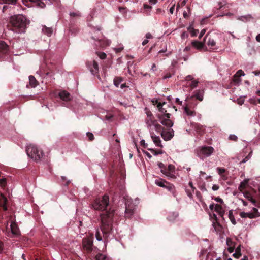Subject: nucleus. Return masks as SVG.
<instances>
[{"mask_svg": "<svg viewBox=\"0 0 260 260\" xmlns=\"http://www.w3.org/2000/svg\"><path fill=\"white\" fill-rule=\"evenodd\" d=\"M155 182L157 185L162 187L164 186V183H166V181L162 179H159L156 180Z\"/></svg>", "mask_w": 260, "mask_h": 260, "instance_id": "nucleus-34", "label": "nucleus"}, {"mask_svg": "<svg viewBox=\"0 0 260 260\" xmlns=\"http://www.w3.org/2000/svg\"><path fill=\"white\" fill-rule=\"evenodd\" d=\"M251 152L249 153V154L246 156L245 157V158H244L242 161H241V162L242 163H244V162H245L246 161H247L248 160H249V158L251 156Z\"/></svg>", "mask_w": 260, "mask_h": 260, "instance_id": "nucleus-53", "label": "nucleus"}, {"mask_svg": "<svg viewBox=\"0 0 260 260\" xmlns=\"http://www.w3.org/2000/svg\"><path fill=\"white\" fill-rule=\"evenodd\" d=\"M9 51L8 45L4 41H0V59L7 54Z\"/></svg>", "mask_w": 260, "mask_h": 260, "instance_id": "nucleus-13", "label": "nucleus"}, {"mask_svg": "<svg viewBox=\"0 0 260 260\" xmlns=\"http://www.w3.org/2000/svg\"><path fill=\"white\" fill-rule=\"evenodd\" d=\"M141 145L144 148H146L147 146V144L145 143V140H142L140 142Z\"/></svg>", "mask_w": 260, "mask_h": 260, "instance_id": "nucleus-58", "label": "nucleus"}, {"mask_svg": "<svg viewBox=\"0 0 260 260\" xmlns=\"http://www.w3.org/2000/svg\"><path fill=\"white\" fill-rule=\"evenodd\" d=\"M42 31L47 36H51L52 34V29L51 28L47 27L46 26L43 27Z\"/></svg>", "mask_w": 260, "mask_h": 260, "instance_id": "nucleus-28", "label": "nucleus"}, {"mask_svg": "<svg viewBox=\"0 0 260 260\" xmlns=\"http://www.w3.org/2000/svg\"><path fill=\"white\" fill-rule=\"evenodd\" d=\"M186 192L189 197H190V198L192 197V192H191L190 190H189V189H186Z\"/></svg>", "mask_w": 260, "mask_h": 260, "instance_id": "nucleus-63", "label": "nucleus"}, {"mask_svg": "<svg viewBox=\"0 0 260 260\" xmlns=\"http://www.w3.org/2000/svg\"><path fill=\"white\" fill-rule=\"evenodd\" d=\"M199 82L197 80H192L190 86L191 89L196 88Z\"/></svg>", "mask_w": 260, "mask_h": 260, "instance_id": "nucleus-39", "label": "nucleus"}, {"mask_svg": "<svg viewBox=\"0 0 260 260\" xmlns=\"http://www.w3.org/2000/svg\"><path fill=\"white\" fill-rule=\"evenodd\" d=\"M206 32V30L205 29H203L201 30V32H200V36L199 37V38L200 39H201V38L204 36V35L205 34Z\"/></svg>", "mask_w": 260, "mask_h": 260, "instance_id": "nucleus-59", "label": "nucleus"}, {"mask_svg": "<svg viewBox=\"0 0 260 260\" xmlns=\"http://www.w3.org/2000/svg\"><path fill=\"white\" fill-rule=\"evenodd\" d=\"M161 137L165 141H168L172 138V135L168 131H162L161 133Z\"/></svg>", "mask_w": 260, "mask_h": 260, "instance_id": "nucleus-20", "label": "nucleus"}, {"mask_svg": "<svg viewBox=\"0 0 260 260\" xmlns=\"http://www.w3.org/2000/svg\"><path fill=\"white\" fill-rule=\"evenodd\" d=\"M151 123L155 126V129L156 131L162 132L165 130L160 124L156 123V121L155 120L152 121Z\"/></svg>", "mask_w": 260, "mask_h": 260, "instance_id": "nucleus-25", "label": "nucleus"}, {"mask_svg": "<svg viewBox=\"0 0 260 260\" xmlns=\"http://www.w3.org/2000/svg\"><path fill=\"white\" fill-rule=\"evenodd\" d=\"M247 183V181L241 182L238 189L240 192L243 193L244 197L251 202L254 206L260 208V189L255 190L253 188H250L249 190L243 191Z\"/></svg>", "mask_w": 260, "mask_h": 260, "instance_id": "nucleus-2", "label": "nucleus"}, {"mask_svg": "<svg viewBox=\"0 0 260 260\" xmlns=\"http://www.w3.org/2000/svg\"><path fill=\"white\" fill-rule=\"evenodd\" d=\"M252 212L251 213L254 216V218L260 216V213L258 212V209L256 208H253Z\"/></svg>", "mask_w": 260, "mask_h": 260, "instance_id": "nucleus-36", "label": "nucleus"}, {"mask_svg": "<svg viewBox=\"0 0 260 260\" xmlns=\"http://www.w3.org/2000/svg\"><path fill=\"white\" fill-rule=\"evenodd\" d=\"M161 114L157 115V118L159 119L160 123L167 127L171 128L173 125V121L170 119L171 114L167 113L166 108L162 107L159 110Z\"/></svg>", "mask_w": 260, "mask_h": 260, "instance_id": "nucleus-5", "label": "nucleus"}, {"mask_svg": "<svg viewBox=\"0 0 260 260\" xmlns=\"http://www.w3.org/2000/svg\"><path fill=\"white\" fill-rule=\"evenodd\" d=\"M93 208L96 210L104 211L101 214V230L105 238H107L113 232V222L115 211L114 209L109 208V196L105 194L102 198H96L92 203Z\"/></svg>", "mask_w": 260, "mask_h": 260, "instance_id": "nucleus-1", "label": "nucleus"}, {"mask_svg": "<svg viewBox=\"0 0 260 260\" xmlns=\"http://www.w3.org/2000/svg\"><path fill=\"white\" fill-rule=\"evenodd\" d=\"M123 79L121 77H116L114 79V84L115 86L118 87L120 84V83L122 81Z\"/></svg>", "mask_w": 260, "mask_h": 260, "instance_id": "nucleus-29", "label": "nucleus"}, {"mask_svg": "<svg viewBox=\"0 0 260 260\" xmlns=\"http://www.w3.org/2000/svg\"><path fill=\"white\" fill-rule=\"evenodd\" d=\"M178 214L177 213L173 212L170 213L167 219L168 220L170 221H173L175 220V219L178 217Z\"/></svg>", "mask_w": 260, "mask_h": 260, "instance_id": "nucleus-27", "label": "nucleus"}, {"mask_svg": "<svg viewBox=\"0 0 260 260\" xmlns=\"http://www.w3.org/2000/svg\"><path fill=\"white\" fill-rule=\"evenodd\" d=\"M95 237L98 241H101L102 239V236L99 231H97L95 233Z\"/></svg>", "mask_w": 260, "mask_h": 260, "instance_id": "nucleus-48", "label": "nucleus"}, {"mask_svg": "<svg viewBox=\"0 0 260 260\" xmlns=\"http://www.w3.org/2000/svg\"><path fill=\"white\" fill-rule=\"evenodd\" d=\"M10 29L16 32H23L26 28L27 23L25 16L18 15L12 16L10 19Z\"/></svg>", "mask_w": 260, "mask_h": 260, "instance_id": "nucleus-3", "label": "nucleus"}, {"mask_svg": "<svg viewBox=\"0 0 260 260\" xmlns=\"http://www.w3.org/2000/svg\"><path fill=\"white\" fill-rule=\"evenodd\" d=\"M58 96L61 100L65 102L70 101L72 99L71 94L65 90L60 91L58 93Z\"/></svg>", "mask_w": 260, "mask_h": 260, "instance_id": "nucleus-16", "label": "nucleus"}, {"mask_svg": "<svg viewBox=\"0 0 260 260\" xmlns=\"http://www.w3.org/2000/svg\"><path fill=\"white\" fill-rule=\"evenodd\" d=\"M6 3L15 4L17 0H3Z\"/></svg>", "mask_w": 260, "mask_h": 260, "instance_id": "nucleus-55", "label": "nucleus"}, {"mask_svg": "<svg viewBox=\"0 0 260 260\" xmlns=\"http://www.w3.org/2000/svg\"><path fill=\"white\" fill-rule=\"evenodd\" d=\"M10 226L12 233L13 235L16 236L20 235V231L19 228L15 222H12Z\"/></svg>", "mask_w": 260, "mask_h": 260, "instance_id": "nucleus-17", "label": "nucleus"}, {"mask_svg": "<svg viewBox=\"0 0 260 260\" xmlns=\"http://www.w3.org/2000/svg\"><path fill=\"white\" fill-rule=\"evenodd\" d=\"M229 139L234 141H237L238 140V137L235 135H230Z\"/></svg>", "mask_w": 260, "mask_h": 260, "instance_id": "nucleus-49", "label": "nucleus"}, {"mask_svg": "<svg viewBox=\"0 0 260 260\" xmlns=\"http://www.w3.org/2000/svg\"><path fill=\"white\" fill-rule=\"evenodd\" d=\"M235 252L238 253H241V245H239L235 249Z\"/></svg>", "mask_w": 260, "mask_h": 260, "instance_id": "nucleus-62", "label": "nucleus"}, {"mask_svg": "<svg viewBox=\"0 0 260 260\" xmlns=\"http://www.w3.org/2000/svg\"><path fill=\"white\" fill-rule=\"evenodd\" d=\"M165 104V103H164L163 104H162L160 102H158L157 104V106L158 109V110H160L163 107V105Z\"/></svg>", "mask_w": 260, "mask_h": 260, "instance_id": "nucleus-56", "label": "nucleus"}, {"mask_svg": "<svg viewBox=\"0 0 260 260\" xmlns=\"http://www.w3.org/2000/svg\"><path fill=\"white\" fill-rule=\"evenodd\" d=\"M8 200L2 193H0V212L6 211L8 210Z\"/></svg>", "mask_w": 260, "mask_h": 260, "instance_id": "nucleus-10", "label": "nucleus"}, {"mask_svg": "<svg viewBox=\"0 0 260 260\" xmlns=\"http://www.w3.org/2000/svg\"><path fill=\"white\" fill-rule=\"evenodd\" d=\"M87 66L92 74L95 75L98 73L99 65L96 61L93 60L92 62H88Z\"/></svg>", "mask_w": 260, "mask_h": 260, "instance_id": "nucleus-9", "label": "nucleus"}, {"mask_svg": "<svg viewBox=\"0 0 260 260\" xmlns=\"http://www.w3.org/2000/svg\"><path fill=\"white\" fill-rule=\"evenodd\" d=\"M147 115L148 117L149 118V120L151 121V122L152 121H153V120H154L153 115L150 111L147 112Z\"/></svg>", "mask_w": 260, "mask_h": 260, "instance_id": "nucleus-43", "label": "nucleus"}, {"mask_svg": "<svg viewBox=\"0 0 260 260\" xmlns=\"http://www.w3.org/2000/svg\"><path fill=\"white\" fill-rule=\"evenodd\" d=\"M191 124L192 127L198 135L200 136L204 135L205 133V128L203 125L197 123H192Z\"/></svg>", "mask_w": 260, "mask_h": 260, "instance_id": "nucleus-14", "label": "nucleus"}, {"mask_svg": "<svg viewBox=\"0 0 260 260\" xmlns=\"http://www.w3.org/2000/svg\"><path fill=\"white\" fill-rule=\"evenodd\" d=\"M6 178H2L0 179V186L2 187H5L6 185Z\"/></svg>", "mask_w": 260, "mask_h": 260, "instance_id": "nucleus-42", "label": "nucleus"}, {"mask_svg": "<svg viewBox=\"0 0 260 260\" xmlns=\"http://www.w3.org/2000/svg\"><path fill=\"white\" fill-rule=\"evenodd\" d=\"M174 170L175 167L173 165H169L168 168H166L165 170L161 169V172L170 178H174L175 175L172 174V173L174 171Z\"/></svg>", "mask_w": 260, "mask_h": 260, "instance_id": "nucleus-12", "label": "nucleus"}, {"mask_svg": "<svg viewBox=\"0 0 260 260\" xmlns=\"http://www.w3.org/2000/svg\"><path fill=\"white\" fill-rule=\"evenodd\" d=\"M148 149L149 150H150L155 155H157L159 154H161L162 153V151L161 150H156L155 149H150V148H148Z\"/></svg>", "mask_w": 260, "mask_h": 260, "instance_id": "nucleus-37", "label": "nucleus"}, {"mask_svg": "<svg viewBox=\"0 0 260 260\" xmlns=\"http://www.w3.org/2000/svg\"><path fill=\"white\" fill-rule=\"evenodd\" d=\"M118 9L119 12L122 14H125L127 12L126 7H119Z\"/></svg>", "mask_w": 260, "mask_h": 260, "instance_id": "nucleus-46", "label": "nucleus"}, {"mask_svg": "<svg viewBox=\"0 0 260 260\" xmlns=\"http://www.w3.org/2000/svg\"><path fill=\"white\" fill-rule=\"evenodd\" d=\"M61 179L63 181H66V182L63 184V185L68 186L70 183V181L69 180H67V178L64 176H61Z\"/></svg>", "mask_w": 260, "mask_h": 260, "instance_id": "nucleus-44", "label": "nucleus"}, {"mask_svg": "<svg viewBox=\"0 0 260 260\" xmlns=\"http://www.w3.org/2000/svg\"><path fill=\"white\" fill-rule=\"evenodd\" d=\"M106 255L102 254V253H98L95 256V259L96 260H104L105 259Z\"/></svg>", "mask_w": 260, "mask_h": 260, "instance_id": "nucleus-38", "label": "nucleus"}, {"mask_svg": "<svg viewBox=\"0 0 260 260\" xmlns=\"http://www.w3.org/2000/svg\"><path fill=\"white\" fill-rule=\"evenodd\" d=\"M166 185V189H168L173 195L174 197H176V190L174 185L170 183Z\"/></svg>", "mask_w": 260, "mask_h": 260, "instance_id": "nucleus-23", "label": "nucleus"}, {"mask_svg": "<svg viewBox=\"0 0 260 260\" xmlns=\"http://www.w3.org/2000/svg\"><path fill=\"white\" fill-rule=\"evenodd\" d=\"M233 255L234 257L236 258H239L240 256H241L242 254L235 252V253L233 254Z\"/></svg>", "mask_w": 260, "mask_h": 260, "instance_id": "nucleus-60", "label": "nucleus"}, {"mask_svg": "<svg viewBox=\"0 0 260 260\" xmlns=\"http://www.w3.org/2000/svg\"><path fill=\"white\" fill-rule=\"evenodd\" d=\"M251 152L249 153V154L246 156L245 157V158H244L242 161H241V162L242 163H244V162H245L246 161H247L248 160H249V158L251 156Z\"/></svg>", "mask_w": 260, "mask_h": 260, "instance_id": "nucleus-52", "label": "nucleus"}, {"mask_svg": "<svg viewBox=\"0 0 260 260\" xmlns=\"http://www.w3.org/2000/svg\"><path fill=\"white\" fill-rule=\"evenodd\" d=\"M241 80L240 78V77L237 76L236 75H234L232 78V81L234 83L235 85L238 84L240 82Z\"/></svg>", "mask_w": 260, "mask_h": 260, "instance_id": "nucleus-32", "label": "nucleus"}, {"mask_svg": "<svg viewBox=\"0 0 260 260\" xmlns=\"http://www.w3.org/2000/svg\"><path fill=\"white\" fill-rule=\"evenodd\" d=\"M98 55L102 59H105L107 56L106 53L104 52H99L98 53Z\"/></svg>", "mask_w": 260, "mask_h": 260, "instance_id": "nucleus-45", "label": "nucleus"}, {"mask_svg": "<svg viewBox=\"0 0 260 260\" xmlns=\"http://www.w3.org/2000/svg\"><path fill=\"white\" fill-rule=\"evenodd\" d=\"M151 138L153 140V142L154 144L158 147H162V146L161 144V140L159 137H157L156 136H151Z\"/></svg>", "mask_w": 260, "mask_h": 260, "instance_id": "nucleus-24", "label": "nucleus"}, {"mask_svg": "<svg viewBox=\"0 0 260 260\" xmlns=\"http://www.w3.org/2000/svg\"><path fill=\"white\" fill-rule=\"evenodd\" d=\"M217 37V35L211 36L209 35V34H208L205 37V39H207V45L213 49L214 48V47L216 45V40Z\"/></svg>", "mask_w": 260, "mask_h": 260, "instance_id": "nucleus-11", "label": "nucleus"}, {"mask_svg": "<svg viewBox=\"0 0 260 260\" xmlns=\"http://www.w3.org/2000/svg\"><path fill=\"white\" fill-rule=\"evenodd\" d=\"M144 8L145 9H147V10H150L151 8H152V7L146 4H144Z\"/></svg>", "mask_w": 260, "mask_h": 260, "instance_id": "nucleus-64", "label": "nucleus"}, {"mask_svg": "<svg viewBox=\"0 0 260 260\" xmlns=\"http://www.w3.org/2000/svg\"><path fill=\"white\" fill-rule=\"evenodd\" d=\"M214 149L211 146H205L201 147L198 151V156L203 159L205 157L210 156L214 152Z\"/></svg>", "mask_w": 260, "mask_h": 260, "instance_id": "nucleus-6", "label": "nucleus"}, {"mask_svg": "<svg viewBox=\"0 0 260 260\" xmlns=\"http://www.w3.org/2000/svg\"><path fill=\"white\" fill-rule=\"evenodd\" d=\"M70 15L71 17H77V16H79V14L78 13H74V12H71V13H70Z\"/></svg>", "mask_w": 260, "mask_h": 260, "instance_id": "nucleus-61", "label": "nucleus"}, {"mask_svg": "<svg viewBox=\"0 0 260 260\" xmlns=\"http://www.w3.org/2000/svg\"><path fill=\"white\" fill-rule=\"evenodd\" d=\"M86 135L90 141H92L94 139V137L92 133L88 132Z\"/></svg>", "mask_w": 260, "mask_h": 260, "instance_id": "nucleus-47", "label": "nucleus"}, {"mask_svg": "<svg viewBox=\"0 0 260 260\" xmlns=\"http://www.w3.org/2000/svg\"><path fill=\"white\" fill-rule=\"evenodd\" d=\"M93 238H87L83 239V246L84 248L88 252L92 251L93 247Z\"/></svg>", "mask_w": 260, "mask_h": 260, "instance_id": "nucleus-8", "label": "nucleus"}, {"mask_svg": "<svg viewBox=\"0 0 260 260\" xmlns=\"http://www.w3.org/2000/svg\"><path fill=\"white\" fill-rule=\"evenodd\" d=\"M235 245H233V246H230L228 248V251L230 252V253H232L234 251V249H235Z\"/></svg>", "mask_w": 260, "mask_h": 260, "instance_id": "nucleus-57", "label": "nucleus"}, {"mask_svg": "<svg viewBox=\"0 0 260 260\" xmlns=\"http://www.w3.org/2000/svg\"><path fill=\"white\" fill-rule=\"evenodd\" d=\"M213 226L216 231L219 232L221 230V226L218 221L213 222Z\"/></svg>", "mask_w": 260, "mask_h": 260, "instance_id": "nucleus-31", "label": "nucleus"}, {"mask_svg": "<svg viewBox=\"0 0 260 260\" xmlns=\"http://www.w3.org/2000/svg\"><path fill=\"white\" fill-rule=\"evenodd\" d=\"M237 76L239 77H241L242 76H244L245 75L244 72L242 70H239L235 74Z\"/></svg>", "mask_w": 260, "mask_h": 260, "instance_id": "nucleus-50", "label": "nucleus"}, {"mask_svg": "<svg viewBox=\"0 0 260 260\" xmlns=\"http://www.w3.org/2000/svg\"><path fill=\"white\" fill-rule=\"evenodd\" d=\"M226 244L229 247L233 246V245L235 246V244H236L235 243L233 242L230 238L227 239Z\"/></svg>", "mask_w": 260, "mask_h": 260, "instance_id": "nucleus-40", "label": "nucleus"}, {"mask_svg": "<svg viewBox=\"0 0 260 260\" xmlns=\"http://www.w3.org/2000/svg\"><path fill=\"white\" fill-rule=\"evenodd\" d=\"M29 85L31 87H35L38 85V82L34 76L30 75L29 76Z\"/></svg>", "mask_w": 260, "mask_h": 260, "instance_id": "nucleus-22", "label": "nucleus"}, {"mask_svg": "<svg viewBox=\"0 0 260 260\" xmlns=\"http://www.w3.org/2000/svg\"><path fill=\"white\" fill-rule=\"evenodd\" d=\"M252 18L251 16L250 15H247L246 16H241L238 18L239 20L242 21H247L249 20H250Z\"/></svg>", "mask_w": 260, "mask_h": 260, "instance_id": "nucleus-35", "label": "nucleus"}, {"mask_svg": "<svg viewBox=\"0 0 260 260\" xmlns=\"http://www.w3.org/2000/svg\"><path fill=\"white\" fill-rule=\"evenodd\" d=\"M125 217L126 218H130L134 214L136 210V206L130 200H127L125 203Z\"/></svg>", "mask_w": 260, "mask_h": 260, "instance_id": "nucleus-7", "label": "nucleus"}, {"mask_svg": "<svg viewBox=\"0 0 260 260\" xmlns=\"http://www.w3.org/2000/svg\"><path fill=\"white\" fill-rule=\"evenodd\" d=\"M217 170L219 175H222L225 172V169L222 168L218 167Z\"/></svg>", "mask_w": 260, "mask_h": 260, "instance_id": "nucleus-41", "label": "nucleus"}, {"mask_svg": "<svg viewBox=\"0 0 260 260\" xmlns=\"http://www.w3.org/2000/svg\"><path fill=\"white\" fill-rule=\"evenodd\" d=\"M190 32L192 37H195L197 36V34L199 33V30L192 29Z\"/></svg>", "mask_w": 260, "mask_h": 260, "instance_id": "nucleus-51", "label": "nucleus"}, {"mask_svg": "<svg viewBox=\"0 0 260 260\" xmlns=\"http://www.w3.org/2000/svg\"><path fill=\"white\" fill-rule=\"evenodd\" d=\"M184 112L187 116H194L196 115L194 111L190 109V106L187 104L184 107Z\"/></svg>", "mask_w": 260, "mask_h": 260, "instance_id": "nucleus-19", "label": "nucleus"}, {"mask_svg": "<svg viewBox=\"0 0 260 260\" xmlns=\"http://www.w3.org/2000/svg\"><path fill=\"white\" fill-rule=\"evenodd\" d=\"M158 166L159 168H160L161 169L165 170V169L166 168L165 167L164 164L162 162H159L158 163Z\"/></svg>", "mask_w": 260, "mask_h": 260, "instance_id": "nucleus-54", "label": "nucleus"}, {"mask_svg": "<svg viewBox=\"0 0 260 260\" xmlns=\"http://www.w3.org/2000/svg\"><path fill=\"white\" fill-rule=\"evenodd\" d=\"M240 216L241 218H249L250 219L254 218V216L251 213H246L244 212H240Z\"/></svg>", "mask_w": 260, "mask_h": 260, "instance_id": "nucleus-26", "label": "nucleus"}, {"mask_svg": "<svg viewBox=\"0 0 260 260\" xmlns=\"http://www.w3.org/2000/svg\"><path fill=\"white\" fill-rule=\"evenodd\" d=\"M215 211L222 217H223L224 211L222 206L219 204H216L215 206Z\"/></svg>", "mask_w": 260, "mask_h": 260, "instance_id": "nucleus-21", "label": "nucleus"}, {"mask_svg": "<svg viewBox=\"0 0 260 260\" xmlns=\"http://www.w3.org/2000/svg\"><path fill=\"white\" fill-rule=\"evenodd\" d=\"M26 151L27 155L36 161L40 160L44 154L41 149L31 144L27 147Z\"/></svg>", "mask_w": 260, "mask_h": 260, "instance_id": "nucleus-4", "label": "nucleus"}, {"mask_svg": "<svg viewBox=\"0 0 260 260\" xmlns=\"http://www.w3.org/2000/svg\"><path fill=\"white\" fill-rule=\"evenodd\" d=\"M229 217L233 224L235 225L236 224V220L233 214L232 211H230L229 212Z\"/></svg>", "mask_w": 260, "mask_h": 260, "instance_id": "nucleus-33", "label": "nucleus"}, {"mask_svg": "<svg viewBox=\"0 0 260 260\" xmlns=\"http://www.w3.org/2000/svg\"><path fill=\"white\" fill-rule=\"evenodd\" d=\"M30 1L36 3L37 6L42 8H44L46 6L45 4L40 0H30Z\"/></svg>", "mask_w": 260, "mask_h": 260, "instance_id": "nucleus-30", "label": "nucleus"}, {"mask_svg": "<svg viewBox=\"0 0 260 260\" xmlns=\"http://www.w3.org/2000/svg\"><path fill=\"white\" fill-rule=\"evenodd\" d=\"M191 45L197 49L201 50L204 46V43L197 40H194L191 42Z\"/></svg>", "mask_w": 260, "mask_h": 260, "instance_id": "nucleus-18", "label": "nucleus"}, {"mask_svg": "<svg viewBox=\"0 0 260 260\" xmlns=\"http://www.w3.org/2000/svg\"><path fill=\"white\" fill-rule=\"evenodd\" d=\"M204 91L202 90H197L193 92V95L190 98H187V100H192L194 98L200 101L203 100Z\"/></svg>", "mask_w": 260, "mask_h": 260, "instance_id": "nucleus-15", "label": "nucleus"}]
</instances>
